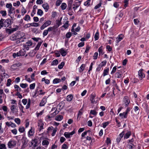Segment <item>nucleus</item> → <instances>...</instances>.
<instances>
[{"instance_id":"obj_23","label":"nucleus","mask_w":149,"mask_h":149,"mask_svg":"<svg viewBox=\"0 0 149 149\" xmlns=\"http://www.w3.org/2000/svg\"><path fill=\"white\" fill-rule=\"evenodd\" d=\"M103 46H102L100 47L98 49V51L99 52V55H102L104 53L102 50Z\"/></svg>"},{"instance_id":"obj_5","label":"nucleus","mask_w":149,"mask_h":149,"mask_svg":"<svg viewBox=\"0 0 149 149\" xmlns=\"http://www.w3.org/2000/svg\"><path fill=\"white\" fill-rule=\"evenodd\" d=\"M3 22L4 27H7L10 24L11 21L10 19H8L6 20L4 19Z\"/></svg>"},{"instance_id":"obj_24","label":"nucleus","mask_w":149,"mask_h":149,"mask_svg":"<svg viewBox=\"0 0 149 149\" xmlns=\"http://www.w3.org/2000/svg\"><path fill=\"white\" fill-rule=\"evenodd\" d=\"M122 36V35H120L118 36L117 37L116 40V42L117 43L119 42L121 40H122L123 39V37H121V36Z\"/></svg>"},{"instance_id":"obj_54","label":"nucleus","mask_w":149,"mask_h":149,"mask_svg":"<svg viewBox=\"0 0 149 149\" xmlns=\"http://www.w3.org/2000/svg\"><path fill=\"white\" fill-rule=\"evenodd\" d=\"M36 84L35 83H33L32 84H31L30 85V88L31 89H33L35 87V86Z\"/></svg>"},{"instance_id":"obj_45","label":"nucleus","mask_w":149,"mask_h":149,"mask_svg":"<svg viewBox=\"0 0 149 149\" xmlns=\"http://www.w3.org/2000/svg\"><path fill=\"white\" fill-rule=\"evenodd\" d=\"M109 124V122L107 121L104 123H103L102 124L103 125V127L105 128H106V126H107Z\"/></svg>"},{"instance_id":"obj_64","label":"nucleus","mask_w":149,"mask_h":149,"mask_svg":"<svg viewBox=\"0 0 149 149\" xmlns=\"http://www.w3.org/2000/svg\"><path fill=\"white\" fill-rule=\"evenodd\" d=\"M68 148V147L67 146V145L64 143L63 144L62 146V148L63 149H67Z\"/></svg>"},{"instance_id":"obj_14","label":"nucleus","mask_w":149,"mask_h":149,"mask_svg":"<svg viewBox=\"0 0 149 149\" xmlns=\"http://www.w3.org/2000/svg\"><path fill=\"white\" fill-rule=\"evenodd\" d=\"M109 68H108L107 69H104V70L103 73V76L104 77L105 76L108 74L109 72Z\"/></svg>"},{"instance_id":"obj_37","label":"nucleus","mask_w":149,"mask_h":149,"mask_svg":"<svg viewBox=\"0 0 149 149\" xmlns=\"http://www.w3.org/2000/svg\"><path fill=\"white\" fill-rule=\"evenodd\" d=\"M42 81H45V82L47 84H49L50 83L49 80L48 79H45V78H42Z\"/></svg>"},{"instance_id":"obj_27","label":"nucleus","mask_w":149,"mask_h":149,"mask_svg":"<svg viewBox=\"0 0 149 149\" xmlns=\"http://www.w3.org/2000/svg\"><path fill=\"white\" fill-rule=\"evenodd\" d=\"M34 134V132L32 130V129H30L28 132V136L29 137L32 136Z\"/></svg>"},{"instance_id":"obj_25","label":"nucleus","mask_w":149,"mask_h":149,"mask_svg":"<svg viewBox=\"0 0 149 149\" xmlns=\"http://www.w3.org/2000/svg\"><path fill=\"white\" fill-rule=\"evenodd\" d=\"M97 114V112L95 110H92L90 111V115H93L94 116H96Z\"/></svg>"},{"instance_id":"obj_31","label":"nucleus","mask_w":149,"mask_h":149,"mask_svg":"<svg viewBox=\"0 0 149 149\" xmlns=\"http://www.w3.org/2000/svg\"><path fill=\"white\" fill-rule=\"evenodd\" d=\"M4 19H1L0 20V29H1L3 26V22Z\"/></svg>"},{"instance_id":"obj_46","label":"nucleus","mask_w":149,"mask_h":149,"mask_svg":"<svg viewBox=\"0 0 149 149\" xmlns=\"http://www.w3.org/2000/svg\"><path fill=\"white\" fill-rule=\"evenodd\" d=\"M125 112H123V113H120L119 114V116L121 117L122 118H127V115L126 117H125Z\"/></svg>"},{"instance_id":"obj_38","label":"nucleus","mask_w":149,"mask_h":149,"mask_svg":"<svg viewBox=\"0 0 149 149\" xmlns=\"http://www.w3.org/2000/svg\"><path fill=\"white\" fill-rule=\"evenodd\" d=\"M68 22H69L68 21H66L65 23L62 26V27L65 28V29H66L68 28Z\"/></svg>"},{"instance_id":"obj_28","label":"nucleus","mask_w":149,"mask_h":149,"mask_svg":"<svg viewBox=\"0 0 149 149\" xmlns=\"http://www.w3.org/2000/svg\"><path fill=\"white\" fill-rule=\"evenodd\" d=\"M61 7L62 10H64L66 8L67 5L65 3H63L61 4Z\"/></svg>"},{"instance_id":"obj_9","label":"nucleus","mask_w":149,"mask_h":149,"mask_svg":"<svg viewBox=\"0 0 149 149\" xmlns=\"http://www.w3.org/2000/svg\"><path fill=\"white\" fill-rule=\"evenodd\" d=\"M42 6L43 8L45 10L46 12L47 11L49 10V6L48 5V3H47L43 4L42 5Z\"/></svg>"},{"instance_id":"obj_47","label":"nucleus","mask_w":149,"mask_h":149,"mask_svg":"<svg viewBox=\"0 0 149 149\" xmlns=\"http://www.w3.org/2000/svg\"><path fill=\"white\" fill-rule=\"evenodd\" d=\"M64 65V63L63 62H62L60 64L58 65V68L59 69H61L63 68Z\"/></svg>"},{"instance_id":"obj_29","label":"nucleus","mask_w":149,"mask_h":149,"mask_svg":"<svg viewBox=\"0 0 149 149\" xmlns=\"http://www.w3.org/2000/svg\"><path fill=\"white\" fill-rule=\"evenodd\" d=\"M61 81V80L60 79L55 78L53 80V82L54 84H57L60 82Z\"/></svg>"},{"instance_id":"obj_20","label":"nucleus","mask_w":149,"mask_h":149,"mask_svg":"<svg viewBox=\"0 0 149 149\" xmlns=\"http://www.w3.org/2000/svg\"><path fill=\"white\" fill-rule=\"evenodd\" d=\"M17 107V106L14 105H12L11 106L10 109L11 111L13 112V113H14V111L15 110H16L17 111V109L16 108Z\"/></svg>"},{"instance_id":"obj_19","label":"nucleus","mask_w":149,"mask_h":149,"mask_svg":"<svg viewBox=\"0 0 149 149\" xmlns=\"http://www.w3.org/2000/svg\"><path fill=\"white\" fill-rule=\"evenodd\" d=\"M49 144V142L47 140H43L42 142V144L43 146H45L46 147H47V146Z\"/></svg>"},{"instance_id":"obj_16","label":"nucleus","mask_w":149,"mask_h":149,"mask_svg":"<svg viewBox=\"0 0 149 149\" xmlns=\"http://www.w3.org/2000/svg\"><path fill=\"white\" fill-rule=\"evenodd\" d=\"M95 95L94 94H92L90 97V100L92 103H93L95 102Z\"/></svg>"},{"instance_id":"obj_43","label":"nucleus","mask_w":149,"mask_h":149,"mask_svg":"<svg viewBox=\"0 0 149 149\" xmlns=\"http://www.w3.org/2000/svg\"><path fill=\"white\" fill-rule=\"evenodd\" d=\"M38 142V139H36L35 138L34 139L32 140L31 143L32 145H33V144L34 143L37 144Z\"/></svg>"},{"instance_id":"obj_62","label":"nucleus","mask_w":149,"mask_h":149,"mask_svg":"<svg viewBox=\"0 0 149 149\" xmlns=\"http://www.w3.org/2000/svg\"><path fill=\"white\" fill-rule=\"evenodd\" d=\"M6 7L7 8L10 9L12 7V6L11 3H7L6 5Z\"/></svg>"},{"instance_id":"obj_10","label":"nucleus","mask_w":149,"mask_h":149,"mask_svg":"<svg viewBox=\"0 0 149 149\" xmlns=\"http://www.w3.org/2000/svg\"><path fill=\"white\" fill-rule=\"evenodd\" d=\"M62 18L61 17L60 18V20L58 19L56 20V24L55 25H56L58 27L61 25V20Z\"/></svg>"},{"instance_id":"obj_53","label":"nucleus","mask_w":149,"mask_h":149,"mask_svg":"<svg viewBox=\"0 0 149 149\" xmlns=\"http://www.w3.org/2000/svg\"><path fill=\"white\" fill-rule=\"evenodd\" d=\"M48 32L49 31H48L47 29L45 30L43 33V36L44 37V36H47V35Z\"/></svg>"},{"instance_id":"obj_2","label":"nucleus","mask_w":149,"mask_h":149,"mask_svg":"<svg viewBox=\"0 0 149 149\" xmlns=\"http://www.w3.org/2000/svg\"><path fill=\"white\" fill-rule=\"evenodd\" d=\"M52 23V21L51 20H48L45 22L41 26L40 29L43 30L45 28L49 26Z\"/></svg>"},{"instance_id":"obj_32","label":"nucleus","mask_w":149,"mask_h":149,"mask_svg":"<svg viewBox=\"0 0 149 149\" xmlns=\"http://www.w3.org/2000/svg\"><path fill=\"white\" fill-rule=\"evenodd\" d=\"M99 33L98 31H97L96 33L95 36H94V38L95 40H98L99 39Z\"/></svg>"},{"instance_id":"obj_4","label":"nucleus","mask_w":149,"mask_h":149,"mask_svg":"<svg viewBox=\"0 0 149 149\" xmlns=\"http://www.w3.org/2000/svg\"><path fill=\"white\" fill-rule=\"evenodd\" d=\"M22 139L23 140V144L22 146V148H25L27 146L29 141L27 138L24 136H23Z\"/></svg>"},{"instance_id":"obj_56","label":"nucleus","mask_w":149,"mask_h":149,"mask_svg":"<svg viewBox=\"0 0 149 149\" xmlns=\"http://www.w3.org/2000/svg\"><path fill=\"white\" fill-rule=\"evenodd\" d=\"M98 55V53L97 52L95 53L93 56V59L94 60H96L97 59Z\"/></svg>"},{"instance_id":"obj_55","label":"nucleus","mask_w":149,"mask_h":149,"mask_svg":"<svg viewBox=\"0 0 149 149\" xmlns=\"http://www.w3.org/2000/svg\"><path fill=\"white\" fill-rule=\"evenodd\" d=\"M6 148L5 144H1L0 145V149H6Z\"/></svg>"},{"instance_id":"obj_15","label":"nucleus","mask_w":149,"mask_h":149,"mask_svg":"<svg viewBox=\"0 0 149 149\" xmlns=\"http://www.w3.org/2000/svg\"><path fill=\"white\" fill-rule=\"evenodd\" d=\"M43 41H42L41 42H38L37 45V46H36V47L35 48V49H34V50H38L40 47V46H41V44H42V42H43Z\"/></svg>"},{"instance_id":"obj_17","label":"nucleus","mask_w":149,"mask_h":149,"mask_svg":"<svg viewBox=\"0 0 149 149\" xmlns=\"http://www.w3.org/2000/svg\"><path fill=\"white\" fill-rule=\"evenodd\" d=\"M60 53L62 56H65L67 54L66 52L63 48H61L60 50Z\"/></svg>"},{"instance_id":"obj_48","label":"nucleus","mask_w":149,"mask_h":149,"mask_svg":"<svg viewBox=\"0 0 149 149\" xmlns=\"http://www.w3.org/2000/svg\"><path fill=\"white\" fill-rule=\"evenodd\" d=\"M17 66L16 64H14L11 66V68L12 69L15 70L17 68Z\"/></svg>"},{"instance_id":"obj_30","label":"nucleus","mask_w":149,"mask_h":149,"mask_svg":"<svg viewBox=\"0 0 149 149\" xmlns=\"http://www.w3.org/2000/svg\"><path fill=\"white\" fill-rule=\"evenodd\" d=\"M53 29V31L54 33H56L58 27L56 25H54V26L52 27Z\"/></svg>"},{"instance_id":"obj_59","label":"nucleus","mask_w":149,"mask_h":149,"mask_svg":"<svg viewBox=\"0 0 149 149\" xmlns=\"http://www.w3.org/2000/svg\"><path fill=\"white\" fill-rule=\"evenodd\" d=\"M11 80L10 79H8L7 80V83L6 85L7 86H9L11 84Z\"/></svg>"},{"instance_id":"obj_57","label":"nucleus","mask_w":149,"mask_h":149,"mask_svg":"<svg viewBox=\"0 0 149 149\" xmlns=\"http://www.w3.org/2000/svg\"><path fill=\"white\" fill-rule=\"evenodd\" d=\"M90 48V47L88 45H87L85 52L86 53H88Z\"/></svg>"},{"instance_id":"obj_61","label":"nucleus","mask_w":149,"mask_h":149,"mask_svg":"<svg viewBox=\"0 0 149 149\" xmlns=\"http://www.w3.org/2000/svg\"><path fill=\"white\" fill-rule=\"evenodd\" d=\"M107 63V61H104L102 62L99 65H101L102 67L103 66H104Z\"/></svg>"},{"instance_id":"obj_22","label":"nucleus","mask_w":149,"mask_h":149,"mask_svg":"<svg viewBox=\"0 0 149 149\" xmlns=\"http://www.w3.org/2000/svg\"><path fill=\"white\" fill-rule=\"evenodd\" d=\"M91 0H87L86 1L84 2V5L85 6L87 7L91 5Z\"/></svg>"},{"instance_id":"obj_26","label":"nucleus","mask_w":149,"mask_h":149,"mask_svg":"<svg viewBox=\"0 0 149 149\" xmlns=\"http://www.w3.org/2000/svg\"><path fill=\"white\" fill-rule=\"evenodd\" d=\"M86 67V65L82 64L80 68L79 72H82L84 69Z\"/></svg>"},{"instance_id":"obj_33","label":"nucleus","mask_w":149,"mask_h":149,"mask_svg":"<svg viewBox=\"0 0 149 149\" xmlns=\"http://www.w3.org/2000/svg\"><path fill=\"white\" fill-rule=\"evenodd\" d=\"M17 39H18V38L17 37V36L15 35H13L10 37V40H15Z\"/></svg>"},{"instance_id":"obj_58","label":"nucleus","mask_w":149,"mask_h":149,"mask_svg":"<svg viewBox=\"0 0 149 149\" xmlns=\"http://www.w3.org/2000/svg\"><path fill=\"white\" fill-rule=\"evenodd\" d=\"M116 70V66H114L113 67L112 71L111 72V74H112L114 73Z\"/></svg>"},{"instance_id":"obj_21","label":"nucleus","mask_w":149,"mask_h":149,"mask_svg":"<svg viewBox=\"0 0 149 149\" xmlns=\"http://www.w3.org/2000/svg\"><path fill=\"white\" fill-rule=\"evenodd\" d=\"M26 25H29V27L30 26H39V24L37 23H29L26 24Z\"/></svg>"},{"instance_id":"obj_49","label":"nucleus","mask_w":149,"mask_h":149,"mask_svg":"<svg viewBox=\"0 0 149 149\" xmlns=\"http://www.w3.org/2000/svg\"><path fill=\"white\" fill-rule=\"evenodd\" d=\"M72 34L71 32H68L66 34L65 36L67 38H69L71 37Z\"/></svg>"},{"instance_id":"obj_3","label":"nucleus","mask_w":149,"mask_h":149,"mask_svg":"<svg viewBox=\"0 0 149 149\" xmlns=\"http://www.w3.org/2000/svg\"><path fill=\"white\" fill-rule=\"evenodd\" d=\"M16 143L17 142L15 140H10L8 143L9 148H13L16 145Z\"/></svg>"},{"instance_id":"obj_13","label":"nucleus","mask_w":149,"mask_h":149,"mask_svg":"<svg viewBox=\"0 0 149 149\" xmlns=\"http://www.w3.org/2000/svg\"><path fill=\"white\" fill-rule=\"evenodd\" d=\"M73 98L72 94H70L68 95L66 97V100L68 102L71 101Z\"/></svg>"},{"instance_id":"obj_41","label":"nucleus","mask_w":149,"mask_h":149,"mask_svg":"<svg viewBox=\"0 0 149 149\" xmlns=\"http://www.w3.org/2000/svg\"><path fill=\"white\" fill-rule=\"evenodd\" d=\"M19 131L21 133L24 132L25 131V129L24 127H20L19 128Z\"/></svg>"},{"instance_id":"obj_18","label":"nucleus","mask_w":149,"mask_h":149,"mask_svg":"<svg viewBox=\"0 0 149 149\" xmlns=\"http://www.w3.org/2000/svg\"><path fill=\"white\" fill-rule=\"evenodd\" d=\"M63 117L61 115L57 116L55 117V120L58 121H61L63 119Z\"/></svg>"},{"instance_id":"obj_35","label":"nucleus","mask_w":149,"mask_h":149,"mask_svg":"<svg viewBox=\"0 0 149 149\" xmlns=\"http://www.w3.org/2000/svg\"><path fill=\"white\" fill-rule=\"evenodd\" d=\"M15 8L14 7H12L9 9L8 10L9 14H11L13 13V11L15 10Z\"/></svg>"},{"instance_id":"obj_63","label":"nucleus","mask_w":149,"mask_h":149,"mask_svg":"<svg viewBox=\"0 0 149 149\" xmlns=\"http://www.w3.org/2000/svg\"><path fill=\"white\" fill-rule=\"evenodd\" d=\"M29 46H31L32 45V42L31 40H29L27 42H26V44Z\"/></svg>"},{"instance_id":"obj_7","label":"nucleus","mask_w":149,"mask_h":149,"mask_svg":"<svg viewBox=\"0 0 149 149\" xmlns=\"http://www.w3.org/2000/svg\"><path fill=\"white\" fill-rule=\"evenodd\" d=\"M143 70L142 69H140L138 72V75L139 79L141 80L143 78L145 77V74L143 73Z\"/></svg>"},{"instance_id":"obj_60","label":"nucleus","mask_w":149,"mask_h":149,"mask_svg":"<svg viewBox=\"0 0 149 149\" xmlns=\"http://www.w3.org/2000/svg\"><path fill=\"white\" fill-rule=\"evenodd\" d=\"M124 3H125V4L124 5V6L125 8L127 6L128 4V1L127 0H125L124 1Z\"/></svg>"},{"instance_id":"obj_42","label":"nucleus","mask_w":149,"mask_h":149,"mask_svg":"<svg viewBox=\"0 0 149 149\" xmlns=\"http://www.w3.org/2000/svg\"><path fill=\"white\" fill-rule=\"evenodd\" d=\"M130 107H128L127 108V109L125 111V117H126V116L127 115L128 113L129 112H130Z\"/></svg>"},{"instance_id":"obj_39","label":"nucleus","mask_w":149,"mask_h":149,"mask_svg":"<svg viewBox=\"0 0 149 149\" xmlns=\"http://www.w3.org/2000/svg\"><path fill=\"white\" fill-rule=\"evenodd\" d=\"M37 13L38 15L41 16L43 14V12L41 10L39 9L38 10Z\"/></svg>"},{"instance_id":"obj_44","label":"nucleus","mask_w":149,"mask_h":149,"mask_svg":"<svg viewBox=\"0 0 149 149\" xmlns=\"http://www.w3.org/2000/svg\"><path fill=\"white\" fill-rule=\"evenodd\" d=\"M20 86L23 88H25L28 86V84H21Z\"/></svg>"},{"instance_id":"obj_51","label":"nucleus","mask_w":149,"mask_h":149,"mask_svg":"<svg viewBox=\"0 0 149 149\" xmlns=\"http://www.w3.org/2000/svg\"><path fill=\"white\" fill-rule=\"evenodd\" d=\"M30 17L29 15H26L24 18V19L25 21L30 20Z\"/></svg>"},{"instance_id":"obj_34","label":"nucleus","mask_w":149,"mask_h":149,"mask_svg":"<svg viewBox=\"0 0 149 149\" xmlns=\"http://www.w3.org/2000/svg\"><path fill=\"white\" fill-rule=\"evenodd\" d=\"M58 61L56 60L55 59L53 61L52 63V65H56L58 64Z\"/></svg>"},{"instance_id":"obj_12","label":"nucleus","mask_w":149,"mask_h":149,"mask_svg":"<svg viewBox=\"0 0 149 149\" xmlns=\"http://www.w3.org/2000/svg\"><path fill=\"white\" fill-rule=\"evenodd\" d=\"M122 72L119 71L116 72L115 74V76L118 78H120L122 76Z\"/></svg>"},{"instance_id":"obj_50","label":"nucleus","mask_w":149,"mask_h":149,"mask_svg":"<svg viewBox=\"0 0 149 149\" xmlns=\"http://www.w3.org/2000/svg\"><path fill=\"white\" fill-rule=\"evenodd\" d=\"M15 121L17 124L19 125L20 123V120L19 118H16L15 119Z\"/></svg>"},{"instance_id":"obj_6","label":"nucleus","mask_w":149,"mask_h":149,"mask_svg":"<svg viewBox=\"0 0 149 149\" xmlns=\"http://www.w3.org/2000/svg\"><path fill=\"white\" fill-rule=\"evenodd\" d=\"M75 133V132L74 130H73L71 132H65L64 133V136L66 138H70L72 135Z\"/></svg>"},{"instance_id":"obj_36","label":"nucleus","mask_w":149,"mask_h":149,"mask_svg":"<svg viewBox=\"0 0 149 149\" xmlns=\"http://www.w3.org/2000/svg\"><path fill=\"white\" fill-rule=\"evenodd\" d=\"M0 13L3 17L6 16L7 15L6 12V10H1L0 11Z\"/></svg>"},{"instance_id":"obj_52","label":"nucleus","mask_w":149,"mask_h":149,"mask_svg":"<svg viewBox=\"0 0 149 149\" xmlns=\"http://www.w3.org/2000/svg\"><path fill=\"white\" fill-rule=\"evenodd\" d=\"M45 103L46 102H45V100H42V101L40 104V106H43L44 105Z\"/></svg>"},{"instance_id":"obj_40","label":"nucleus","mask_w":149,"mask_h":149,"mask_svg":"<svg viewBox=\"0 0 149 149\" xmlns=\"http://www.w3.org/2000/svg\"><path fill=\"white\" fill-rule=\"evenodd\" d=\"M14 88L17 91H21V88L17 85L16 84L14 85Z\"/></svg>"},{"instance_id":"obj_11","label":"nucleus","mask_w":149,"mask_h":149,"mask_svg":"<svg viewBox=\"0 0 149 149\" xmlns=\"http://www.w3.org/2000/svg\"><path fill=\"white\" fill-rule=\"evenodd\" d=\"M131 135V132H130L129 131L127 132L125 134H124V139H126L129 138L130 136Z\"/></svg>"},{"instance_id":"obj_8","label":"nucleus","mask_w":149,"mask_h":149,"mask_svg":"<svg viewBox=\"0 0 149 149\" xmlns=\"http://www.w3.org/2000/svg\"><path fill=\"white\" fill-rule=\"evenodd\" d=\"M44 124L41 120H39L38 122V126L39 127V130L41 131L44 129Z\"/></svg>"},{"instance_id":"obj_1","label":"nucleus","mask_w":149,"mask_h":149,"mask_svg":"<svg viewBox=\"0 0 149 149\" xmlns=\"http://www.w3.org/2000/svg\"><path fill=\"white\" fill-rule=\"evenodd\" d=\"M123 104H124L126 107L128 106L129 103H130V101L128 97L125 96L123 99Z\"/></svg>"}]
</instances>
